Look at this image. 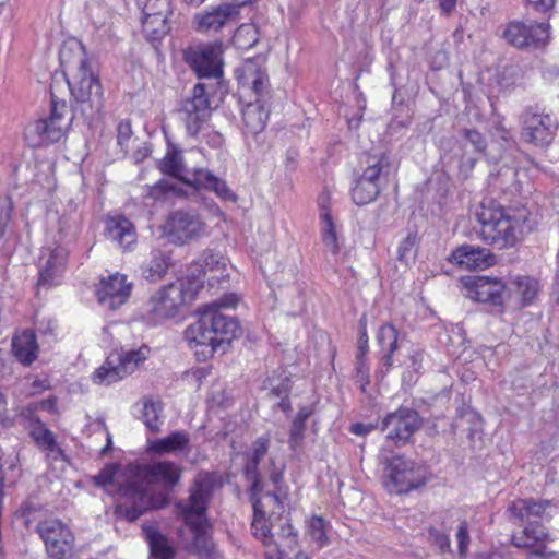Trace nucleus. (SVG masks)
Listing matches in <instances>:
<instances>
[{
	"label": "nucleus",
	"instance_id": "60",
	"mask_svg": "<svg viewBox=\"0 0 559 559\" xmlns=\"http://www.w3.org/2000/svg\"><path fill=\"white\" fill-rule=\"evenodd\" d=\"M207 143L213 147H219L223 144V136L218 132H211L207 135Z\"/></svg>",
	"mask_w": 559,
	"mask_h": 559
},
{
	"label": "nucleus",
	"instance_id": "55",
	"mask_svg": "<svg viewBox=\"0 0 559 559\" xmlns=\"http://www.w3.org/2000/svg\"><path fill=\"white\" fill-rule=\"evenodd\" d=\"M456 538L459 543V552L465 555L469 544V536L466 522H462L457 528Z\"/></svg>",
	"mask_w": 559,
	"mask_h": 559
},
{
	"label": "nucleus",
	"instance_id": "62",
	"mask_svg": "<svg viewBox=\"0 0 559 559\" xmlns=\"http://www.w3.org/2000/svg\"><path fill=\"white\" fill-rule=\"evenodd\" d=\"M289 388L287 384H281L280 386L273 388L271 390V394L277 397H285L288 396Z\"/></svg>",
	"mask_w": 559,
	"mask_h": 559
},
{
	"label": "nucleus",
	"instance_id": "20",
	"mask_svg": "<svg viewBox=\"0 0 559 559\" xmlns=\"http://www.w3.org/2000/svg\"><path fill=\"white\" fill-rule=\"evenodd\" d=\"M462 282L471 299L492 305H502L504 301L506 285L498 278L468 276Z\"/></svg>",
	"mask_w": 559,
	"mask_h": 559
},
{
	"label": "nucleus",
	"instance_id": "53",
	"mask_svg": "<svg viewBox=\"0 0 559 559\" xmlns=\"http://www.w3.org/2000/svg\"><path fill=\"white\" fill-rule=\"evenodd\" d=\"M367 360L366 357L357 356L356 357V381L360 384L361 391H365L366 385L369 383V373H368Z\"/></svg>",
	"mask_w": 559,
	"mask_h": 559
},
{
	"label": "nucleus",
	"instance_id": "23",
	"mask_svg": "<svg viewBox=\"0 0 559 559\" xmlns=\"http://www.w3.org/2000/svg\"><path fill=\"white\" fill-rule=\"evenodd\" d=\"M452 263L466 270H484L495 264V255L485 248L472 245H463L452 251Z\"/></svg>",
	"mask_w": 559,
	"mask_h": 559
},
{
	"label": "nucleus",
	"instance_id": "34",
	"mask_svg": "<svg viewBox=\"0 0 559 559\" xmlns=\"http://www.w3.org/2000/svg\"><path fill=\"white\" fill-rule=\"evenodd\" d=\"M173 13H159L156 15H142V31L145 38L151 41H159L170 31L169 16Z\"/></svg>",
	"mask_w": 559,
	"mask_h": 559
},
{
	"label": "nucleus",
	"instance_id": "21",
	"mask_svg": "<svg viewBox=\"0 0 559 559\" xmlns=\"http://www.w3.org/2000/svg\"><path fill=\"white\" fill-rule=\"evenodd\" d=\"M238 13V10H235L233 4L222 2L217 7L194 14L192 23L195 31L199 33H216L223 27L234 23Z\"/></svg>",
	"mask_w": 559,
	"mask_h": 559
},
{
	"label": "nucleus",
	"instance_id": "12",
	"mask_svg": "<svg viewBox=\"0 0 559 559\" xmlns=\"http://www.w3.org/2000/svg\"><path fill=\"white\" fill-rule=\"evenodd\" d=\"M212 110L207 85L198 83L192 88L191 94L182 100L179 109L188 135L195 138L205 129Z\"/></svg>",
	"mask_w": 559,
	"mask_h": 559
},
{
	"label": "nucleus",
	"instance_id": "24",
	"mask_svg": "<svg viewBox=\"0 0 559 559\" xmlns=\"http://www.w3.org/2000/svg\"><path fill=\"white\" fill-rule=\"evenodd\" d=\"M227 262L228 260L218 252L206 250L201 255L200 263L193 266L194 270H191L188 276H190V280L199 277L202 284L203 277H205L209 272L215 273L209 277V281L225 280L228 277Z\"/></svg>",
	"mask_w": 559,
	"mask_h": 559
},
{
	"label": "nucleus",
	"instance_id": "42",
	"mask_svg": "<svg viewBox=\"0 0 559 559\" xmlns=\"http://www.w3.org/2000/svg\"><path fill=\"white\" fill-rule=\"evenodd\" d=\"M311 414L312 409L308 406H305L298 411L296 417L294 418L289 436V443L293 449L296 448L302 440L306 429V421L311 416Z\"/></svg>",
	"mask_w": 559,
	"mask_h": 559
},
{
	"label": "nucleus",
	"instance_id": "2",
	"mask_svg": "<svg viewBox=\"0 0 559 559\" xmlns=\"http://www.w3.org/2000/svg\"><path fill=\"white\" fill-rule=\"evenodd\" d=\"M60 62L75 99V109L90 123L98 119L104 108L103 86L82 43L64 45L60 50Z\"/></svg>",
	"mask_w": 559,
	"mask_h": 559
},
{
	"label": "nucleus",
	"instance_id": "64",
	"mask_svg": "<svg viewBox=\"0 0 559 559\" xmlns=\"http://www.w3.org/2000/svg\"><path fill=\"white\" fill-rule=\"evenodd\" d=\"M253 0H223L225 4H233L235 10H238L239 7L251 3Z\"/></svg>",
	"mask_w": 559,
	"mask_h": 559
},
{
	"label": "nucleus",
	"instance_id": "47",
	"mask_svg": "<svg viewBox=\"0 0 559 559\" xmlns=\"http://www.w3.org/2000/svg\"><path fill=\"white\" fill-rule=\"evenodd\" d=\"M32 437L37 444L46 449H52L56 445L53 433L43 425L33 428Z\"/></svg>",
	"mask_w": 559,
	"mask_h": 559
},
{
	"label": "nucleus",
	"instance_id": "56",
	"mask_svg": "<svg viewBox=\"0 0 559 559\" xmlns=\"http://www.w3.org/2000/svg\"><path fill=\"white\" fill-rule=\"evenodd\" d=\"M361 324H362V326H361L360 336L358 340L357 356L366 357V354L368 352V335H367L365 323L362 321H361Z\"/></svg>",
	"mask_w": 559,
	"mask_h": 559
},
{
	"label": "nucleus",
	"instance_id": "27",
	"mask_svg": "<svg viewBox=\"0 0 559 559\" xmlns=\"http://www.w3.org/2000/svg\"><path fill=\"white\" fill-rule=\"evenodd\" d=\"M270 439L266 437L258 438L247 453V461L245 464V475L248 481L251 483V490L254 495L262 490L263 481L258 471L260 461L265 456L269 450Z\"/></svg>",
	"mask_w": 559,
	"mask_h": 559
},
{
	"label": "nucleus",
	"instance_id": "1",
	"mask_svg": "<svg viewBox=\"0 0 559 559\" xmlns=\"http://www.w3.org/2000/svg\"><path fill=\"white\" fill-rule=\"evenodd\" d=\"M238 301L236 294H228L199 308V319L185 330V340L195 349L197 356L206 359L219 349L225 352L226 346L240 336L239 322L219 311L224 308H235Z\"/></svg>",
	"mask_w": 559,
	"mask_h": 559
},
{
	"label": "nucleus",
	"instance_id": "8",
	"mask_svg": "<svg viewBox=\"0 0 559 559\" xmlns=\"http://www.w3.org/2000/svg\"><path fill=\"white\" fill-rule=\"evenodd\" d=\"M238 80L257 97L254 102L248 103L242 109V121L247 132L257 134L265 128L269 118V109L265 107L270 94L267 74L265 69L255 61L248 60L241 67Z\"/></svg>",
	"mask_w": 559,
	"mask_h": 559
},
{
	"label": "nucleus",
	"instance_id": "5",
	"mask_svg": "<svg viewBox=\"0 0 559 559\" xmlns=\"http://www.w3.org/2000/svg\"><path fill=\"white\" fill-rule=\"evenodd\" d=\"M478 235L481 240L498 249L515 246L530 230L525 210H506L501 206H481L477 213Z\"/></svg>",
	"mask_w": 559,
	"mask_h": 559
},
{
	"label": "nucleus",
	"instance_id": "49",
	"mask_svg": "<svg viewBox=\"0 0 559 559\" xmlns=\"http://www.w3.org/2000/svg\"><path fill=\"white\" fill-rule=\"evenodd\" d=\"M119 472V466L116 464H107L96 476L94 483L97 486L106 487L114 484L115 477Z\"/></svg>",
	"mask_w": 559,
	"mask_h": 559
},
{
	"label": "nucleus",
	"instance_id": "39",
	"mask_svg": "<svg viewBox=\"0 0 559 559\" xmlns=\"http://www.w3.org/2000/svg\"><path fill=\"white\" fill-rule=\"evenodd\" d=\"M143 531L154 559H171L175 556V550L169 545L168 539L157 530L150 526L143 527Z\"/></svg>",
	"mask_w": 559,
	"mask_h": 559
},
{
	"label": "nucleus",
	"instance_id": "22",
	"mask_svg": "<svg viewBox=\"0 0 559 559\" xmlns=\"http://www.w3.org/2000/svg\"><path fill=\"white\" fill-rule=\"evenodd\" d=\"M130 292L131 285L127 283V276L117 273L107 280H102L96 294L102 305L114 310L127 301Z\"/></svg>",
	"mask_w": 559,
	"mask_h": 559
},
{
	"label": "nucleus",
	"instance_id": "37",
	"mask_svg": "<svg viewBox=\"0 0 559 559\" xmlns=\"http://www.w3.org/2000/svg\"><path fill=\"white\" fill-rule=\"evenodd\" d=\"M163 403L152 397H144L142 401L141 420L145 427L153 433L160 431Z\"/></svg>",
	"mask_w": 559,
	"mask_h": 559
},
{
	"label": "nucleus",
	"instance_id": "10",
	"mask_svg": "<svg viewBox=\"0 0 559 559\" xmlns=\"http://www.w3.org/2000/svg\"><path fill=\"white\" fill-rule=\"evenodd\" d=\"M72 122V115L66 102H59L51 95L50 115L27 124L24 139L32 147L58 142Z\"/></svg>",
	"mask_w": 559,
	"mask_h": 559
},
{
	"label": "nucleus",
	"instance_id": "7",
	"mask_svg": "<svg viewBox=\"0 0 559 559\" xmlns=\"http://www.w3.org/2000/svg\"><path fill=\"white\" fill-rule=\"evenodd\" d=\"M269 479L274 486L273 491H264V486L257 495L251 490L253 504L251 531L254 537L261 540L264 546H270L275 543L269 523L275 527L274 520H276V516L286 515L281 488L283 480L282 468H272L269 474Z\"/></svg>",
	"mask_w": 559,
	"mask_h": 559
},
{
	"label": "nucleus",
	"instance_id": "61",
	"mask_svg": "<svg viewBox=\"0 0 559 559\" xmlns=\"http://www.w3.org/2000/svg\"><path fill=\"white\" fill-rule=\"evenodd\" d=\"M439 5L443 13L450 14L456 5V0H439Z\"/></svg>",
	"mask_w": 559,
	"mask_h": 559
},
{
	"label": "nucleus",
	"instance_id": "4",
	"mask_svg": "<svg viewBox=\"0 0 559 559\" xmlns=\"http://www.w3.org/2000/svg\"><path fill=\"white\" fill-rule=\"evenodd\" d=\"M217 485H219L217 474L199 472L193 478L188 499L180 500L176 504L178 513L194 534L193 550L206 558H211L214 552V543L207 534L206 510Z\"/></svg>",
	"mask_w": 559,
	"mask_h": 559
},
{
	"label": "nucleus",
	"instance_id": "29",
	"mask_svg": "<svg viewBox=\"0 0 559 559\" xmlns=\"http://www.w3.org/2000/svg\"><path fill=\"white\" fill-rule=\"evenodd\" d=\"M106 236L109 240L117 242L123 249L129 248L136 241L133 224L123 216L109 217L106 219Z\"/></svg>",
	"mask_w": 559,
	"mask_h": 559
},
{
	"label": "nucleus",
	"instance_id": "14",
	"mask_svg": "<svg viewBox=\"0 0 559 559\" xmlns=\"http://www.w3.org/2000/svg\"><path fill=\"white\" fill-rule=\"evenodd\" d=\"M150 348L142 346L108 357L107 360L94 372L93 380L98 384L109 385L131 374L140 364L146 360Z\"/></svg>",
	"mask_w": 559,
	"mask_h": 559
},
{
	"label": "nucleus",
	"instance_id": "28",
	"mask_svg": "<svg viewBox=\"0 0 559 559\" xmlns=\"http://www.w3.org/2000/svg\"><path fill=\"white\" fill-rule=\"evenodd\" d=\"M190 436L183 430H176L167 437L148 440L147 452L164 455L189 450Z\"/></svg>",
	"mask_w": 559,
	"mask_h": 559
},
{
	"label": "nucleus",
	"instance_id": "36",
	"mask_svg": "<svg viewBox=\"0 0 559 559\" xmlns=\"http://www.w3.org/2000/svg\"><path fill=\"white\" fill-rule=\"evenodd\" d=\"M377 341L384 353L382 357L383 366L389 370L393 365V353L397 349V329L391 323H384L378 331Z\"/></svg>",
	"mask_w": 559,
	"mask_h": 559
},
{
	"label": "nucleus",
	"instance_id": "38",
	"mask_svg": "<svg viewBox=\"0 0 559 559\" xmlns=\"http://www.w3.org/2000/svg\"><path fill=\"white\" fill-rule=\"evenodd\" d=\"M380 191L379 186L366 180L359 175L354 180L350 195L356 205L364 206L373 202L380 194Z\"/></svg>",
	"mask_w": 559,
	"mask_h": 559
},
{
	"label": "nucleus",
	"instance_id": "63",
	"mask_svg": "<svg viewBox=\"0 0 559 559\" xmlns=\"http://www.w3.org/2000/svg\"><path fill=\"white\" fill-rule=\"evenodd\" d=\"M409 359L412 361V367L414 368V370L418 371L421 366V360H423L421 354L416 352L409 356Z\"/></svg>",
	"mask_w": 559,
	"mask_h": 559
},
{
	"label": "nucleus",
	"instance_id": "58",
	"mask_svg": "<svg viewBox=\"0 0 559 559\" xmlns=\"http://www.w3.org/2000/svg\"><path fill=\"white\" fill-rule=\"evenodd\" d=\"M528 2L536 9L537 11H548L554 8L556 0H528Z\"/></svg>",
	"mask_w": 559,
	"mask_h": 559
},
{
	"label": "nucleus",
	"instance_id": "46",
	"mask_svg": "<svg viewBox=\"0 0 559 559\" xmlns=\"http://www.w3.org/2000/svg\"><path fill=\"white\" fill-rule=\"evenodd\" d=\"M308 533L320 548L328 544L325 522L321 516H312L308 522Z\"/></svg>",
	"mask_w": 559,
	"mask_h": 559
},
{
	"label": "nucleus",
	"instance_id": "30",
	"mask_svg": "<svg viewBox=\"0 0 559 559\" xmlns=\"http://www.w3.org/2000/svg\"><path fill=\"white\" fill-rule=\"evenodd\" d=\"M192 187L204 188L213 191L223 201L236 203L238 201L237 194L228 187L225 180L216 177L209 169H199L197 179H193Z\"/></svg>",
	"mask_w": 559,
	"mask_h": 559
},
{
	"label": "nucleus",
	"instance_id": "33",
	"mask_svg": "<svg viewBox=\"0 0 559 559\" xmlns=\"http://www.w3.org/2000/svg\"><path fill=\"white\" fill-rule=\"evenodd\" d=\"M162 169L166 174L180 179L182 182L189 186H192L193 179H197L198 170L200 168L187 167L182 160L181 154L179 152L174 151L171 153H168L164 157L162 162Z\"/></svg>",
	"mask_w": 559,
	"mask_h": 559
},
{
	"label": "nucleus",
	"instance_id": "48",
	"mask_svg": "<svg viewBox=\"0 0 559 559\" xmlns=\"http://www.w3.org/2000/svg\"><path fill=\"white\" fill-rule=\"evenodd\" d=\"M416 236L409 234L404 238L397 249V259L400 262L407 264L409 259L415 255Z\"/></svg>",
	"mask_w": 559,
	"mask_h": 559
},
{
	"label": "nucleus",
	"instance_id": "45",
	"mask_svg": "<svg viewBox=\"0 0 559 559\" xmlns=\"http://www.w3.org/2000/svg\"><path fill=\"white\" fill-rule=\"evenodd\" d=\"M518 293L521 295L524 304H530L536 297L538 292V283L536 280L524 276L519 277L515 282Z\"/></svg>",
	"mask_w": 559,
	"mask_h": 559
},
{
	"label": "nucleus",
	"instance_id": "57",
	"mask_svg": "<svg viewBox=\"0 0 559 559\" xmlns=\"http://www.w3.org/2000/svg\"><path fill=\"white\" fill-rule=\"evenodd\" d=\"M0 423L2 425H11L12 421L9 418L7 411V399L5 395L0 391Z\"/></svg>",
	"mask_w": 559,
	"mask_h": 559
},
{
	"label": "nucleus",
	"instance_id": "44",
	"mask_svg": "<svg viewBox=\"0 0 559 559\" xmlns=\"http://www.w3.org/2000/svg\"><path fill=\"white\" fill-rule=\"evenodd\" d=\"M142 15H156L159 13H173L170 0H136Z\"/></svg>",
	"mask_w": 559,
	"mask_h": 559
},
{
	"label": "nucleus",
	"instance_id": "50",
	"mask_svg": "<svg viewBox=\"0 0 559 559\" xmlns=\"http://www.w3.org/2000/svg\"><path fill=\"white\" fill-rule=\"evenodd\" d=\"M132 127L129 120H122L117 127V142L124 152L129 150V143L132 139Z\"/></svg>",
	"mask_w": 559,
	"mask_h": 559
},
{
	"label": "nucleus",
	"instance_id": "25",
	"mask_svg": "<svg viewBox=\"0 0 559 559\" xmlns=\"http://www.w3.org/2000/svg\"><path fill=\"white\" fill-rule=\"evenodd\" d=\"M360 176L376 183L380 189L388 182L390 175L395 170L393 163L385 153L368 154L362 162Z\"/></svg>",
	"mask_w": 559,
	"mask_h": 559
},
{
	"label": "nucleus",
	"instance_id": "18",
	"mask_svg": "<svg viewBox=\"0 0 559 559\" xmlns=\"http://www.w3.org/2000/svg\"><path fill=\"white\" fill-rule=\"evenodd\" d=\"M420 425L418 413L409 408H399L382 420V429L386 431V438L394 441L395 444H404L409 441Z\"/></svg>",
	"mask_w": 559,
	"mask_h": 559
},
{
	"label": "nucleus",
	"instance_id": "32",
	"mask_svg": "<svg viewBox=\"0 0 559 559\" xmlns=\"http://www.w3.org/2000/svg\"><path fill=\"white\" fill-rule=\"evenodd\" d=\"M12 353L22 365H31L37 358L38 353L35 334L25 330L15 335L12 340Z\"/></svg>",
	"mask_w": 559,
	"mask_h": 559
},
{
	"label": "nucleus",
	"instance_id": "11",
	"mask_svg": "<svg viewBox=\"0 0 559 559\" xmlns=\"http://www.w3.org/2000/svg\"><path fill=\"white\" fill-rule=\"evenodd\" d=\"M384 486L390 492L407 493L427 481L426 468L404 456L388 460Z\"/></svg>",
	"mask_w": 559,
	"mask_h": 559
},
{
	"label": "nucleus",
	"instance_id": "19",
	"mask_svg": "<svg viewBox=\"0 0 559 559\" xmlns=\"http://www.w3.org/2000/svg\"><path fill=\"white\" fill-rule=\"evenodd\" d=\"M503 36L518 48L544 45L549 39V24L512 22L507 26Z\"/></svg>",
	"mask_w": 559,
	"mask_h": 559
},
{
	"label": "nucleus",
	"instance_id": "6",
	"mask_svg": "<svg viewBox=\"0 0 559 559\" xmlns=\"http://www.w3.org/2000/svg\"><path fill=\"white\" fill-rule=\"evenodd\" d=\"M551 507L549 500L518 499L508 507L510 516L524 522V527L512 535L511 542L518 548H532L533 554L544 556L549 535L539 523L550 518L547 509Z\"/></svg>",
	"mask_w": 559,
	"mask_h": 559
},
{
	"label": "nucleus",
	"instance_id": "17",
	"mask_svg": "<svg viewBox=\"0 0 559 559\" xmlns=\"http://www.w3.org/2000/svg\"><path fill=\"white\" fill-rule=\"evenodd\" d=\"M223 53L224 45L222 41L216 40L195 49H190L186 52V60L199 78L219 79L223 75Z\"/></svg>",
	"mask_w": 559,
	"mask_h": 559
},
{
	"label": "nucleus",
	"instance_id": "26",
	"mask_svg": "<svg viewBox=\"0 0 559 559\" xmlns=\"http://www.w3.org/2000/svg\"><path fill=\"white\" fill-rule=\"evenodd\" d=\"M270 439L266 437L258 438L247 453V461L245 464V475L248 481L251 483V490L254 495L262 490L263 481L258 471L260 461L265 456L269 450Z\"/></svg>",
	"mask_w": 559,
	"mask_h": 559
},
{
	"label": "nucleus",
	"instance_id": "13",
	"mask_svg": "<svg viewBox=\"0 0 559 559\" xmlns=\"http://www.w3.org/2000/svg\"><path fill=\"white\" fill-rule=\"evenodd\" d=\"M206 223L197 210L180 209L169 214L164 234L171 243L182 246L203 237L206 234Z\"/></svg>",
	"mask_w": 559,
	"mask_h": 559
},
{
	"label": "nucleus",
	"instance_id": "51",
	"mask_svg": "<svg viewBox=\"0 0 559 559\" xmlns=\"http://www.w3.org/2000/svg\"><path fill=\"white\" fill-rule=\"evenodd\" d=\"M463 136L474 146V150L484 153L487 148L485 136L476 129H463Z\"/></svg>",
	"mask_w": 559,
	"mask_h": 559
},
{
	"label": "nucleus",
	"instance_id": "40",
	"mask_svg": "<svg viewBox=\"0 0 559 559\" xmlns=\"http://www.w3.org/2000/svg\"><path fill=\"white\" fill-rule=\"evenodd\" d=\"M320 217L322 221V240L325 248L332 253L337 254L340 251V246L337 242V235L335 230V225L331 215V212L328 207L321 206Z\"/></svg>",
	"mask_w": 559,
	"mask_h": 559
},
{
	"label": "nucleus",
	"instance_id": "54",
	"mask_svg": "<svg viewBox=\"0 0 559 559\" xmlns=\"http://www.w3.org/2000/svg\"><path fill=\"white\" fill-rule=\"evenodd\" d=\"M1 214H0V237L3 236L5 228L11 221V212L13 210L12 201L9 198L0 201Z\"/></svg>",
	"mask_w": 559,
	"mask_h": 559
},
{
	"label": "nucleus",
	"instance_id": "52",
	"mask_svg": "<svg viewBox=\"0 0 559 559\" xmlns=\"http://www.w3.org/2000/svg\"><path fill=\"white\" fill-rule=\"evenodd\" d=\"M428 533L430 539L440 549L441 552H445L450 549L449 534L444 530L431 526Z\"/></svg>",
	"mask_w": 559,
	"mask_h": 559
},
{
	"label": "nucleus",
	"instance_id": "3",
	"mask_svg": "<svg viewBox=\"0 0 559 559\" xmlns=\"http://www.w3.org/2000/svg\"><path fill=\"white\" fill-rule=\"evenodd\" d=\"M138 476L142 483L133 481L119 489L120 500L115 507V515L133 522L144 512L155 507L148 485L173 487L181 478V468L174 462L163 461L141 465Z\"/></svg>",
	"mask_w": 559,
	"mask_h": 559
},
{
	"label": "nucleus",
	"instance_id": "15",
	"mask_svg": "<svg viewBox=\"0 0 559 559\" xmlns=\"http://www.w3.org/2000/svg\"><path fill=\"white\" fill-rule=\"evenodd\" d=\"M520 120L522 139L537 146L549 145L558 129L557 120L537 107L526 108Z\"/></svg>",
	"mask_w": 559,
	"mask_h": 559
},
{
	"label": "nucleus",
	"instance_id": "16",
	"mask_svg": "<svg viewBox=\"0 0 559 559\" xmlns=\"http://www.w3.org/2000/svg\"><path fill=\"white\" fill-rule=\"evenodd\" d=\"M36 531L43 539L51 559H66L74 546V536L70 528L58 519L40 521Z\"/></svg>",
	"mask_w": 559,
	"mask_h": 559
},
{
	"label": "nucleus",
	"instance_id": "41",
	"mask_svg": "<svg viewBox=\"0 0 559 559\" xmlns=\"http://www.w3.org/2000/svg\"><path fill=\"white\" fill-rule=\"evenodd\" d=\"M168 266V257L160 251H154L152 253V260L141 267L142 275L146 280L155 282L160 280L166 274Z\"/></svg>",
	"mask_w": 559,
	"mask_h": 559
},
{
	"label": "nucleus",
	"instance_id": "9",
	"mask_svg": "<svg viewBox=\"0 0 559 559\" xmlns=\"http://www.w3.org/2000/svg\"><path fill=\"white\" fill-rule=\"evenodd\" d=\"M202 283L199 277L190 276L178 278L176 282L159 288L150 299V311L157 319H169L177 316L180 309L191 302Z\"/></svg>",
	"mask_w": 559,
	"mask_h": 559
},
{
	"label": "nucleus",
	"instance_id": "31",
	"mask_svg": "<svg viewBox=\"0 0 559 559\" xmlns=\"http://www.w3.org/2000/svg\"><path fill=\"white\" fill-rule=\"evenodd\" d=\"M275 527L270 523L271 534L274 535L275 543L269 547H274V550L282 555L285 552V548L293 549L296 545V532L290 524L288 515H278L274 520Z\"/></svg>",
	"mask_w": 559,
	"mask_h": 559
},
{
	"label": "nucleus",
	"instance_id": "35",
	"mask_svg": "<svg viewBox=\"0 0 559 559\" xmlns=\"http://www.w3.org/2000/svg\"><path fill=\"white\" fill-rule=\"evenodd\" d=\"M66 260L67 252L63 248H56L51 250L39 273L38 285H51L63 271Z\"/></svg>",
	"mask_w": 559,
	"mask_h": 559
},
{
	"label": "nucleus",
	"instance_id": "43",
	"mask_svg": "<svg viewBox=\"0 0 559 559\" xmlns=\"http://www.w3.org/2000/svg\"><path fill=\"white\" fill-rule=\"evenodd\" d=\"M257 41L258 32L255 26L252 24L240 25L234 35V43L241 48L252 47Z\"/></svg>",
	"mask_w": 559,
	"mask_h": 559
},
{
	"label": "nucleus",
	"instance_id": "59",
	"mask_svg": "<svg viewBox=\"0 0 559 559\" xmlns=\"http://www.w3.org/2000/svg\"><path fill=\"white\" fill-rule=\"evenodd\" d=\"M373 429L372 425H365L361 423L353 424L349 428L350 432L358 436H364L370 432Z\"/></svg>",
	"mask_w": 559,
	"mask_h": 559
}]
</instances>
